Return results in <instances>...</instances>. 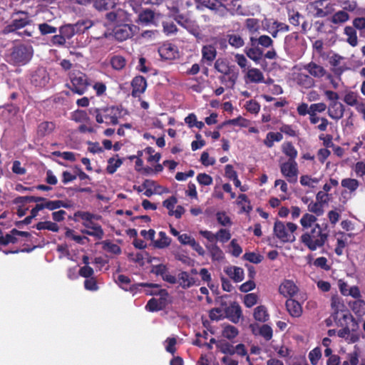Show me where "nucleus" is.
<instances>
[{"label":"nucleus","instance_id":"obj_24","mask_svg":"<svg viewBox=\"0 0 365 365\" xmlns=\"http://www.w3.org/2000/svg\"><path fill=\"white\" fill-rule=\"evenodd\" d=\"M285 306L289 314L293 317H299L302 314L301 304L295 299H289L286 301Z\"/></svg>","mask_w":365,"mask_h":365},{"label":"nucleus","instance_id":"obj_28","mask_svg":"<svg viewBox=\"0 0 365 365\" xmlns=\"http://www.w3.org/2000/svg\"><path fill=\"white\" fill-rule=\"evenodd\" d=\"M253 317L256 321L265 322L269 320V315L265 306L260 305L257 307L253 313Z\"/></svg>","mask_w":365,"mask_h":365},{"label":"nucleus","instance_id":"obj_1","mask_svg":"<svg viewBox=\"0 0 365 365\" xmlns=\"http://www.w3.org/2000/svg\"><path fill=\"white\" fill-rule=\"evenodd\" d=\"M329 230L327 224L321 227L319 224L307 230L300 237V242L310 251H315L324 247L328 240Z\"/></svg>","mask_w":365,"mask_h":365},{"label":"nucleus","instance_id":"obj_62","mask_svg":"<svg viewBox=\"0 0 365 365\" xmlns=\"http://www.w3.org/2000/svg\"><path fill=\"white\" fill-rule=\"evenodd\" d=\"M168 268L164 264H160L157 265H153L150 270V272L157 275L160 276L161 277L165 274V272H168Z\"/></svg>","mask_w":365,"mask_h":365},{"label":"nucleus","instance_id":"obj_9","mask_svg":"<svg viewBox=\"0 0 365 365\" xmlns=\"http://www.w3.org/2000/svg\"><path fill=\"white\" fill-rule=\"evenodd\" d=\"M71 89L74 93L82 95L85 93L88 85L87 77L85 74L79 73L77 76L71 77Z\"/></svg>","mask_w":365,"mask_h":365},{"label":"nucleus","instance_id":"obj_29","mask_svg":"<svg viewBox=\"0 0 365 365\" xmlns=\"http://www.w3.org/2000/svg\"><path fill=\"white\" fill-rule=\"evenodd\" d=\"M56 125L53 122L44 121L38 125L37 133L39 136L51 134L55 129Z\"/></svg>","mask_w":365,"mask_h":365},{"label":"nucleus","instance_id":"obj_22","mask_svg":"<svg viewBox=\"0 0 365 365\" xmlns=\"http://www.w3.org/2000/svg\"><path fill=\"white\" fill-rule=\"evenodd\" d=\"M196 282V279L190 277L188 272L185 271L179 273L178 280H177V282H178L180 286L183 289H188L193 285H199L200 284H197Z\"/></svg>","mask_w":365,"mask_h":365},{"label":"nucleus","instance_id":"obj_37","mask_svg":"<svg viewBox=\"0 0 365 365\" xmlns=\"http://www.w3.org/2000/svg\"><path fill=\"white\" fill-rule=\"evenodd\" d=\"M359 96L354 91H348L344 96V101L350 106L356 107L360 102L359 101Z\"/></svg>","mask_w":365,"mask_h":365},{"label":"nucleus","instance_id":"obj_17","mask_svg":"<svg viewBox=\"0 0 365 365\" xmlns=\"http://www.w3.org/2000/svg\"><path fill=\"white\" fill-rule=\"evenodd\" d=\"M344 106L339 102H331L328 108L329 116L334 120L341 119L344 113Z\"/></svg>","mask_w":365,"mask_h":365},{"label":"nucleus","instance_id":"obj_12","mask_svg":"<svg viewBox=\"0 0 365 365\" xmlns=\"http://www.w3.org/2000/svg\"><path fill=\"white\" fill-rule=\"evenodd\" d=\"M227 318L232 322L237 324L242 317L241 307L237 302H232L230 306L225 309Z\"/></svg>","mask_w":365,"mask_h":365},{"label":"nucleus","instance_id":"obj_15","mask_svg":"<svg viewBox=\"0 0 365 365\" xmlns=\"http://www.w3.org/2000/svg\"><path fill=\"white\" fill-rule=\"evenodd\" d=\"M324 0L315 1L307 6V9L315 18H323L327 16V11H323Z\"/></svg>","mask_w":365,"mask_h":365},{"label":"nucleus","instance_id":"obj_36","mask_svg":"<svg viewBox=\"0 0 365 365\" xmlns=\"http://www.w3.org/2000/svg\"><path fill=\"white\" fill-rule=\"evenodd\" d=\"M126 63L125 58L122 56L116 55L110 58L111 66L116 71H120L124 68Z\"/></svg>","mask_w":365,"mask_h":365},{"label":"nucleus","instance_id":"obj_49","mask_svg":"<svg viewBox=\"0 0 365 365\" xmlns=\"http://www.w3.org/2000/svg\"><path fill=\"white\" fill-rule=\"evenodd\" d=\"M344 189L341 192V197L345 200L351 197V194L356 190L359 184H341Z\"/></svg>","mask_w":365,"mask_h":365},{"label":"nucleus","instance_id":"obj_34","mask_svg":"<svg viewBox=\"0 0 365 365\" xmlns=\"http://www.w3.org/2000/svg\"><path fill=\"white\" fill-rule=\"evenodd\" d=\"M217 51L211 45L204 46L202 48V58L207 61H212L216 57Z\"/></svg>","mask_w":365,"mask_h":365},{"label":"nucleus","instance_id":"obj_2","mask_svg":"<svg viewBox=\"0 0 365 365\" xmlns=\"http://www.w3.org/2000/svg\"><path fill=\"white\" fill-rule=\"evenodd\" d=\"M101 217L100 215L79 210L74 213L73 219L76 222L78 221V218L83 220L82 225L86 228L81 230L83 234L94 237L96 240H101L104 236L103 230L98 223L93 221L99 220Z\"/></svg>","mask_w":365,"mask_h":365},{"label":"nucleus","instance_id":"obj_59","mask_svg":"<svg viewBox=\"0 0 365 365\" xmlns=\"http://www.w3.org/2000/svg\"><path fill=\"white\" fill-rule=\"evenodd\" d=\"M258 296L255 293H250L244 297V304L246 307L250 308L257 303Z\"/></svg>","mask_w":365,"mask_h":365},{"label":"nucleus","instance_id":"obj_45","mask_svg":"<svg viewBox=\"0 0 365 365\" xmlns=\"http://www.w3.org/2000/svg\"><path fill=\"white\" fill-rule=\"evenodd\" d=\"M239 334L238 329L232 325H227L223 328L222 334L224 337L231 340L235 338Z\"/></svg>","mask_w":365,"mask_h":365},{"label":"nucleus","instance_id":"obj_42","mask_svg":"<svg viewBox=\"0 0 365 365\" xmlns=\"http://www.w3.org/2000/svg\"><path fill=\"white\" fill-rule=\"evenodd\" d=\"M46 199L41 197H35V196H19L16 197L14 200V202L15 204H25L31 202H41L45 201Z\"/></svg>","mask_w":365,"mask_h":365},{"label":"nucleus","instance_id":"obj_30","mask_svg":"<svg viewBox=\"0 0 365 365\" xmlns=\"http://www.w3.org/2000/svg\"><path fill=\"white\" fill-rule=\"evenodd\" d=\"M245 53L248 58L255 63H259L263 56V51L257 46H252V48H246Z\"/></svg>","mask_w":365,"mask_h":365},{"label":"nucleus","instance_id":"obj_39","mask_svg":"<svg viewBox=\"0 0 365 365\" xmlns=\"http://www.w3.org/2000/svg\"><path fill=\"white\" fill-rule=\"evenodd\" d=\"M349 19V16L345 11H339L331 16V21L335 24H341Z\"/></svg>","mask_w":365,"mask_h":365},{"label":"nucleus","instance_id":"obj_63","mask_svg":"<svg viewBox=\"0 0 365 365\" xmlns=\"http://www.w3.org/2000/svg\"><path fill=\"white\" fill-rule=\"evenodd\" d=\"M130 279L124 274H119L118 276L116 282L124 290H128V286L130 284Z\"/></svg>","mask_w":365,"mask_h":365},{"label":"nucleus","instance_id":"obj_14","mask_svg":"<svg viewBox=\"0 0 365 365\" xmlns=\"http://www.w3.org/2000/svg\"><path fill=\"white\" fill-rule=\"evenodd\" d=\"M302 69L309 73L311 77L320 78L325 76L327 71L324 67L312 61L302 66Z\"/></svg>","mask_w":365,"mask_h":365},{"label":"nucleus","instance_id":"obj_20","mask_svg":"<svg viewBox=\"0 0 365 365\" xmlns=\"http://www.w3.org/2000/svg\"><path fill=\"white\" fill-rule=\"evenodd\" d=\"M250 41L252 46H261L263 48H269L274 46L273 40L267 35H261L258 38L251 36Z\"/></svg>","mask_w":365,"mask_h":365},{"label":"nucleus","instance_id":"obj_48","mask_svg":"<svg viewBox=\"0 0 365 365\" xmlns=\"http://www.w3.org/2000/svg\"><path fill=\"white\" fill-rule=\"evenodd\" d=\"M228 42L230 46L239 48L244 46L245 42L242 38L237 34H230L227 36Z\"/></svg>","mask_w":365,"mask_h":365},{"label":"nucleus","instance_id":"obj_40","mask_svg":"<svg viewBox=\"0 0 365 365\" xmlns=\"http://www.w3.org/2000/svg\"><path fill=\"white\" fill-rule=\"evenodd\" d=\"M36 228L38 230H48L55 232H57L59 230L58 225L51 221L39 222L36 224Z\"/></svg>","mask_w":365,"mask_h":365},{"label":"nucleus","instance_id":"obj_54","mask_svg":"<svg viewBox=\"0 0 365 365\" xmlns=\"http://www.w3.org/2000/svg\"><path fill=\"white\" fill-rule=\"evenodd\" d=\"M322 357V351L319 347L313 349L309 353V359L312 365H317L319 360Z\"/></svg>","mask_w":365,"mask_h":365},{"label":"nucleus","instance_id":"obj_47","mask_svg":"<svg viewBox=\"0 0 365 365\" xmlns=\"http://www.w3.org/2000/svg\"><path fill=\"white\" fill-rule=\"evenodd\" d=\"M103 248L104 250L114 255H120L121 253V248L120 246L108 240H106L103 242Z\"/></svg>","mask_w":365,"mask_h":365},{"label":"nucleus","instance_id":"obj_4","mask_svg":"<svg viewBox=\"0 0 365 365\" xmlns=\"http://www.w3.org/2000/svg\"><path fill=\"white\" fill-rule=\"evenodd\" d=\"M90 113L95 116L98 123L117 125L118 119L127 114V111L121 106H110L104 108L90 110Z\"/></svg>","mask_w":365,"mask_h":365},{"label":"nucleus","instance_id":"obj_60","mask_svg":"<svg viewBox=\"0 0 365 365\" xmlns=\"http://www.w3.org/2000/svg\"><path fill=\"white\" fill-rule=\"evenodd\" d=\"M298 34L297 33H292L287 36H286L284 38V48L289 49L290 48H292L294 46V43L298 39Z\"/></svg>","mask_w":365,"mask_h":365},{"label":"nucleus","instance_id":"obj_13","mask_svg":"<svg viewBox=\"0 0 365 365\" xmlns=\"http://www.w3.org/2000/svg\"><path fill=\"white\" fill-rule=\"evenodd\" d=\"M160 13H155L150 9H145L139 14L138 19L142 24L156 26L157 21L160 19Z\"/></svg>","mask_w":365,"mask_h":365},{"label":"nucleus","instance_id":"obj_32","mask_svg":"<svg viewBox=\"0 0 365 365\" xmlns=\"http://www.w3.org/2000/svg\"><path fill=\"white\" fill-rule=\"evenodd\" d=\"M95 24L94 21L91 19H83L73 24L77 34L84 33Z\"/></svg>","mask_w":365,"mask_h":365},{"label":"nucleus","instance_id":"obj_58","mask_svg":"<svg viewBox=\"0 0 365 365\" xmlns=\"http://www.w3.org/2000/svg\"><path fill=\"white\" fill-rule=\"evenodd\" d=\"M245 24L251 34H256L259 30V21L256 19H247Z\"/></svg>","mask_w":365,"mask_h":365},{"label":"nucleus","instance_id":"obj_43","mask_svg":"<svg viewBox=\"0 0 365 365\" xmlns=\"http://www.w3.org/2000/svg\"><path fill=\"white\" fill-rule=\"evenodd\" d=\"M217 348L225 354H235V346L227 341H218V343L217 344Z\"/></svg>","mask_w":365,"mask_h":365},{"label":"nucleus","instance_id":"obj_21","mask_svg":"<svg viewBox=\"0 0 365 365\" xmlns=\"http://www.w3.org/2000/svg\"><path fill=\"white\" fill-rule=\"evenodd\" d=\"M281 171L282 174L287 178H296L298 172L297 163L295 160H288L282 164Z\"/></svg>","mask_w":365,"mask_h":365},{"label":"nucleus","instance_id":"obj_61","mask_svg":"<svg viewBox=\"0 0 365 365\" xmlns=\"http://www.w3.org/2000/svg\"><path fill=\"white\" fill-rule=\"evenodd\" d=\"M331 199V195L324 191H319L316 195V200L322 206L327 204Z\"/></svg>","mask_w":365,"mask_h":365},{"label":"nucleus","instance_id":"obj_50","mask_svg":"<svg viewBox=\"0 0 365 365\" xmlns=\"http://www.w3.org/2000/svg\"><path fill=\"white\" fill-rule=\"evenodd\" d=\"M259 334L266 341H269L273 336L272 327L268 324H263L259 329Z\"/></svg>","mask_w":365,"mask_h":365},{"label":"nucleus","instance_id":"obj_52","mask_svg":"<svg viewBox=\"0 0 365 365\" xmlns=\"http://www.w3.org/2000/svg\"><path fill=\"white\" fill-rule=\"evenodd\" d=\"M224 125H232L246 128L249 125V120L241 116H239L236 118L227 120L224 123Z\"/></svg>","mask_w":365,"mask_h":365},{"label":"nucleus","instance_id":"obj_53","mask_svg":"<svg viewBox=\"0 0 365 365\" xmlns=\"http://www.w3.org/2000/svg\"><path fill=\"white\" fill-rule=\"evenodd\" d=\"M60 33L66 38H71L75 34H76V31L73 26V24H67L63 26L60 28Z\"/></svg>","mask_w":365,"mask_h":365},{"label":"nucleus","instance_id":"obj_5","mask_svg":"<svg viewBox=\"0 0 365 365\" xmlns=\"http://www.w3.org/2000/svg\"><path fill=\"white\" fill-rule=\"evenodd\" d=\"M33 48L29 45L20 44L11 48L7 61L14 65H25L33 56Z\"/></svg>","mask_w":365,"mask_h":365},{"label":"nucleus","instance_id":"obj_55","mask_svg":"<svg viewBox=\"0 0 365 365\" xmlns=\"http://www.w3.org/2000/svg\"><path fill=\"white\" fill-rule=\"evenodd\" d=\"M244 259L249 261L250 262L254 263V264H259L260 263L264 257L262 255L259 254H257L255 252H246L243 255Z\"/></svg>","mask_w":365,"mask_h":365},{"label":"nucleus","instance_id":"obj_11","mask_svg":"<svg viewBox=\"0 0 365 365\" xmlns=\"http://www.w3.org/2000/svg\"><path fill=\"white\" fill-rule=\"evenodd\" d=\"M331 307L333 310V317L336 320L340 319V317L345 314L346 312H350L344 305L343 301L338 296L331 297Z\"/></svg>","mask_w":365,"mask_h":365},{"label":"nucleus","instance_id":"obj_3","mask_svg":"<svg viewBox=\"0 0 365 365\" xmlns=\"http://www.w3.org/2000/svg\"><path fill=\"white\" fill-rule=\"evenodd\" d=\"M337 326L342 329L337 331L339 337L344 339L349 344H352L359 340V335L356 333L359 329V323L350 312H346L344 315L337 320Z\"/></svg>","mask_w":365,"mask_h":365},{"label":"nucleus","instance_id":"obj_19","mask_svg":"<svg viewBox=\"0 0 365 365\" xmlns=\"http://www.w3.org/2000/svg\"><path fill=\"white\" fill-rule=\"evenodd\" d=\"M279 292L284 297H293L298 292V287L291 280H285L279 287Z\"/></svg>","mask_w":365,"mask_h":365},{"label":"nucleus","instance_id":"obj_51","mask_svg":"<svg viewBox=\"0 0 365 365\" xmlns=\"http://www.w3.org/2000/svg\"><path fill=\"white\" fill-rule=\"evenodd\" d=\"M324 206H322L319 202L317 201L313 202L311 201L308 204V210L314 214H315L317 216H321L324 213Z\"/></svg>","mask_w":365,"mask_h":365},{"label":"nucleus","instance_id":"obj_10","mask_svg":"<svg viewBox=\"0 0 365 365\" xmlns=\"http://www.w3.org/2000/svg\"><path fill=\"white\" fill-rule=\"evenodd\" d=\"M50 80L49 75L45 68H37L31 75V82L35 86L44 87Z\"/></svg>","mask_w":365,"mask_h":365},{"label":"nucleus","instance_id":"obj_6","mask_svg":"<svg viewBox=\"0 0 365 365\" xmlns=\"http://www.w3.org/2000/svg\"><path fill=\"white\" fill-rule=\"evenodd\" d=\"M11 17V23L5 26L2 30L4 34L16 32L17 30L30 25L32 21L29 18V14L26 11L14 10Z\"/></svg>","mask_w":365,"mask_h":365},{"label":"nucleus","instance_id":"obj_7","mask_svg":"<svg viewBox=\"0 0 365 365\" xmlns=\"http://www.w3.org/2000/svg\"><path fill=\"white\" fill-rule=\"evenodd\" d=\"M297 226L293 222H288L286 225L284 222L276 220L274 225V235L282 242H293L295 240L294 232Z\"/></svg>","mask_w":365,"mask_h":365},{"label":"nucleus","instance_id":"obj_16","mask_svg":"<svg viewBox=\"0 0 365 365\" xmlns=\"http://www.w3.org/2000/svg\"><path fill=\"white\" fill-rule=\"evenodd\" d=\"M131 85L133 87L132 96L134 97H138L144 93L147 87L146 81L141 76L135 77L132 81Z\"/></svg>","mask_w":365,"mask_h":365},{"label":"nucleus","instance_id":"obj_26","mask_svg":"<svg viewBox=\"0 0 365 365\" xmlns=\"http://www.w3.org/2000/svg\"><path fill=\"white\" fill-rule=\"evenodd\" d=\"M226 274L235 282H242L244 279V270L239 267H230L225 270Z\"/></svg>","mask_w":365,"mask_h":365},{"label":"nucleus","instance_id":"obj_44","mask_svg":"<svg viewBox=\"0 0 365 365\" xmlns=\"http://www.w3.org/2000/svg\"><path fill=\"white\" fill-rule=\"evenodd\" d=\"M124 16L125 12L121 9H118L107 13L106 17L109 21L118 24L121 21Z\"/></svg>","mask_w":365,"mask_h":365},{"label":"nucleus","instance_id":"obj_25","mask_svg":"<svg viewBox=\"0 0 365 365\" xmlns=\"http://www.w3.org/2000/svg\"><path fill=\"white\" fill-rule=\"evenodd\" d=\"M349 305L357 317H361L365 314V301L361 298L350 301Z\"/></svg>","mask_w":365,"mask_h":365},{"label":"nucleus","instance_id":"obj_57","mask_svg":"<svg viewBox=\"0 0 365 365\" xmlns=\"http://www.w3.org/2000/svg\"><path fill=\"white\" fill-rule=\"evenodd\" d=\"M216 237L217 241L225 243L230 240L231 234L228 230L222 228L217 232Z\"/></svg>","mask_w":365,"mask_h":365},{"label":"nucleus","instance_id":"obj_31","mask_svg":"<svg viewBox=\"0 0 365 365\" xmlns=\"http://www.w3.org/2000/svg\"><path fill=\"white\" fill-rule=\"evenodd\" d=\"M159 239L157 240H153V245L158 249H163L170 245L171 239L168 237L165 232L160 231L158 234Z\"/></svg>","mask_w":365,"mask_h":365},{"label":"nucleus","instance_id":"obj_46","mask_svg":"<svg viewBox=\"0 0 365 365\" xmlns=\"http://www.w3.org/2000/svg\"><path fill=\"white\" fill-rule=\"evenodd\" d=\"M160 55L165 59L175 58V49L170 45H165L159 49Z\"/></svg>","mask_w":365,"mask_h":365},{"label":"nucleus","instance_id":"obj_8","mask_svg":"<svg viewBox=\"0 0 365 365\" xmlns=\"http://www.w3.org/2000/svg\"><path fill=\"white\" fill-rule=\"evenodd\" d=\"M137 26L130 24L117 25L113 30V35L118 41H125L138 33Z\"/></svg>","mask_w":365,"mask_h":365},{"label":"nucleus","instance_id":"obj_35","mask_svg":"<svg viewBox=\"0 0 365 365\" xmlns=\"http://www.w3.org/2000/svg\"><path fill=\"white\" fill-rule=\"evenodd\" d=\"M118 0H96L95 8L98 11L113 9Z\"/></svg>","mask_w":365,"mask_h":365},{"label":"nucleus","instance_id":"obj_56","mask_svg":"<svg viewBox=\"0 0 365 365\" xmlns=\"http://www.w3.org/2000/svg\"><path fill=\"white\" fill-rule=\"evenodd\" d=\"M158 296H160V298L157 299L158 302V305L162 307V309L163 310L168 305V298L169 297V294L168 291L165 289H160L158 292Z\"/></svg>","mask_w":365,"mask_h":365},{"label":"nucleus","instance_id":"obj_41","mask_svg":"<svg viewBox=\"0 0 365 365\" xmlns=\"http://www.w3.org/2000/svg\"><path fill=\"white\" fill-rule=\"evenodd\" d=\"M317 218L316 216L306 213L304 214L300 220V223L304 229L312 228V225H314Z\"/></svg>","mask_w":365,"mask_h":365},{"label":"nucleus","instance_id":"obj_64","mask_svg":"<svg viewBox=\"0 0 365 365\" xmlns=\"http://www.w3.org/2000/svg\"><path fill=\"white\" fill-rule=\"evenodd\" d=\"M230 247L231 248L230 253L232 254V256L237 257L242 254V249L237 243L236 239H233L231 240Z\"/></svg>","mask_w":365,"mask_h":365},{"label":"nucleus","instance_id":"obj_23","mask_svg":"<svg viewBox=\"0 0 365 365\" xmlns=\"http://www.w3.org/2000/svg\"><path fill=\"white\" fill-rule=\"evenodd\" d=\"M205 246L210 253L212 261L220 262L224 259L225 255L220 247L217 245V243H205Z\"/></svg>","mask_w":365,"mask_h":365},{"label":"nucleus","instance_id":"obj_18","mask_svg":"<svg viewBox=\"0 0 365 365\" xmlns=\"http://www.w3.org/2000/svg\"><path fill=\"white\" fill-rule=\"evenodd\" d=\"M294 80L299 86L304 88H310L315 85L313 78L303 72L296 73Z\"/></svg>","mask_w":365,"mask_h":365},{"label":"nucleus","instance_id":"obj_33","mask_svg":"<svg viewBox=\"0 0 365 365\" xmlns=\"http://www.w3.org/2000/svg\"><path fill=\"white\" fill-rule=\"evenodd\" d=\"M344 34L347 36L346 41L351 46H356L358 44V38L355 29L352 26H346L344 28Z\"/></svg>","mask_w":365,"mask_h":365},{"label":"nucleus","instance_id":"obj_27","mask_svg":"<svg viewBox=\"0 0 365 365\" xmlns=\"http://www.w3.org/2000/svg\"><path fill=\"white\" fill-rule=\"evenodd\" d=\"M246 77L251 83H257L264 82V75L262 72L256 68L248 69Z\"/></svg>","mask_w":365,"mask_h":365},{"label":"nucleus","instance_id":"obj_38","mask_svg":"<svg viewBox=\"0 0 365 365\" xmlns=\"http://www.w3.org/2000/svg\"><path fill=\"white\" fill-rule=\"evenodd\" d=\"M282 151L289 158V160H294L297 156V150L290 142L284 143L282 145Z\"/></svg>","mask_w":365,"mask_h":365}]
</instances>
